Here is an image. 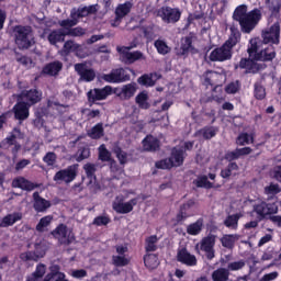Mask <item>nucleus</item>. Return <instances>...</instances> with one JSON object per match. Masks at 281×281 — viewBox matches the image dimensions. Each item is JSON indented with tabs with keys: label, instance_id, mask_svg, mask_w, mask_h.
Masks as SVG:
<instances>
[{
	"label": "nucleus",
	"instance_id": "6",
	"mask_svg": "<svg viewBox=\"0 0 281 281\" xmlns=\"http://www.w3.org/2000/svg\"><path fill=\"white\" fill-rule=\"evenodd\" d=\"M47 249H49V246H47V241L37 240L34 244V250H27L25 252H22L20 255V260H22V262H38L41 258H45Z\"/></svg>",
	"mask_w": 281,
	"mask_h": 281
},
{
	"label": "nucleus",
	"instance_id": "43",
	"mask_svg": "<svg viewBox=\"0 0 281 281\" xmlns=\"http://www.w3.org/2000/svg\"><path fill=\"white\" fill-rule=\"evenodd\" d=\"M193 186L195 188H205V190H212L214 188V183L207 179V176H199L198 179L193 180Z\"/></svg>",
	"mask_w": 281,
	"mask_h": 281
},
{
	"label": "nucleus",
	"instance_id": "19",
	"mask_svg": "<svg viewBox=\"0 0 281 281\" xmlns=\"http://www.w3.org/2000/svg\"><path fill=\"white\" fill-rule=\"evenodd\" d=\"M32 106L29 105L25 101L18 100V102L13 106V113L15 120H19V122H25L27 117H30V109Z\"/></svg>",
	"mask_w": 281,
	"mask_h": 281
},
{
	"label": "nucleus",
	"instance_id": "46",
	"mask_svg": "<svg viewBox=\"0 0 281 281\" xmlns=\"http://www.w3.org/2000/svg\"><path fill=\"white\" fill-rule=\"evenodd\" d=\"M135 102L139 109H150V103H148V93H146V91L139 92L135 98Z\"/></svg>",
	"mask_w": 281,
	"mask_h": 281
},
{
	"label": "nucleus",
	"instance_id": "13",
	"mask_svg": "<svg viewBox=\"0 0 281 281\" xmlns=\"http://www.w3.org/2000/svg\"><path fill=\"white\" fill-rule=\"evenodd\" d=\"M18 100H25L24 102L29 106H34V104H38V102L43 100V92L36 88L23 90L20 94H18Z\"/></svg>",
	"mask_w": 281,
	"mask_h": 281
},
{
	"label": "nucleus",
	"instance_id": "53",
	"mask_svg": "<svg viewBox=\"0 0 281 281\" xmlns=\"http://www.w3.org/2000/svg\"><path fill=\"white\" fill-rule=\"evenodd\" d=\"M83 170L86 171V177L90 179V183L91 181H95V165L88 162L83 166Z\"/></svg>",
	"mask_w": 281,
	"mask_h": 281
},
{
	"label": "nucleus",
	"instance_id": "26",
	"mask_svg": "<svg viewBox=\"0 0 281 281\" xmlns=\"http://www.w3.org/2000/svg\"><path fill=\"white\" fill-rule=\"evenodd\" d=\"M190 53L196 54V48H194V45H192V36H186L182 40L178 55L188 58V56H190Z\"/></svg>",
	"mask_w": 281,
	"mask_h": 281
},
{
	"label": "nucleus",
	"instance_id": "62",
	"mask_svg": "<svg viewBox=\"0 0 281 281\" xmlns=\"http://www.w3.org/2000/svg\"><path fill=\"white\" fill-rule=\"evenodd\" d=\"M56 159H58V157L56 156V153H54V151H48L43 157V161L47 166H55Z\"/></svg>",
	"mask_w": 281,
	"mask_h": 281
},
{
	"label": "nucleus",
	"instance_id": "12",
	"mask_svg": "<svg viewBox=\"0 0 281 281\" xmlns=\"http://www.w3.org/2000/svg\"><path fill=\"white\" fill-rule=\"evenodd\" d=\"M158 16H160L161 21L167 24L179 23L181 21V9L171 8V7H161L158 10Z\"/></svg>",
	"mask_w": 281,
	"mask_h": 281
},
{
	"label": "nucleus",
	"instance_id": "5",
	"mask_svg": "<svg viewBox=\"0 0 281 281\" xmlns=\"http://www.w3.org/2000/svg\"><path fill=\"white\" fill-rule=\"evenodd\" d=\"M13 34L15 45L19 49H30L32 47V26L30 25H15L13 26Z\"/></svg>",
	"mask_w": 281,
	"mask_h": 281
},
{
	"label": "nucleus",
	"instance_id": "2",
	"mask_svg": "<svg viewBox=\"0 0 281 281\" xmlns=\"http://www.w3.org/2000/svg\"><path fill=\"white\" fill-rule=\"evenodd\" d=\"M231 35L225 43L213 49L209 56L211 63H225V60H232L234 53L232 52L238 42L240 41V31L231 29Z\"/></svg>",
	"mask_w": 281,
	"mask_h": 281
},
{
	"label": "nucleus",
	"instance_id": "25",
	"mask_svg": "<svg viewBox=\"0 0 281 281\" xmlns=\"http://www.w3.org/2000/svg\"><path fill=\"white\" fill-rule=\"evenodd\" d=\"M33 199H34L33 207L35 212H38V213L47 212V210L52 207V202H49V200L42 198L38 192L33 193Z\"/></svg>",
	"mask_w": 281,
	"mask_h": 281
},
{
	"label": "nucleus",
	"instance_id": "4",
	"mask_svg": "<svg viewBox=\"0 0 281 281\" xmlns=\"http://www.w3.org/2000/svg\"><path fill=\"white\" fill-rule=\"evenodd\" d=\"M186 161V150L183 148L173 147L171 149V156L156 161L155 167L158 170H172V168H179L183 166Z\"/></svg>",
	"mask_w": 281,
	"mask_h": 281
},
{
	"label": "nucleus",
	"instance_id": "10",
	"mask_svg": "<svg viewBox=\"0 0 281 281\" xmlns=\"http://www.w3.org/2000/svg\"><path fill=\"white\" fill-rule=\"evenodd\" d=\"M235 69H245V74L256 75L259 71L267 69V65L258 64V60L251 57L249 58L243 57L239 60V63L235 65Z\"/></svg>",
	"mask_w": 281,
	"mask_h": 281
},
{
	"label": "nucleus",
	"instance_id": "59",
	"mask_svg": "<svg viewBox=\"0 0 281 281\" xmlns=\"http://www.w3.org/2000/svg\"><path fill=\"white\" fill-rule=\"evenodd\" d=\"M112 262L114 267H126L128 266V262H131V260H128V258L124 256H113Z\"/></svg>",
	"mask_w": 281,
	"mask_h": 281
},
{
	"label": "nucleus",
	"instance_id": "64",
	"mask_svg": "<svg viewBox=\"0 0 281 281\" xmlns=\"http://www.w3.org/2000/svg\"><path fill=\"white\" fill-rule=\"evenodd\" d=\"M224 159L228 161V164H236L235 161L239 159L238 151L236 149L233 151H226L224 155Z\"/></svg>",
	"mask_w": 281,
	"mask_h": 281
},
{
	"label": "nucleus",
	"instance_id": "23",
	"mask_svg": "<svg viewBox=\"0 0 281 281\" xmlns=\"http://www.w3.org/2000/svg\"><path fill=\"white\" fill-rule=\"evenodd\" d=\"M63 71V61L60 60H54L48 64H46L43 69L42 74L44 76H53L56 77Z\"/></svg>",
	"mask_w": 281,
	"mask_h": 281
},
{
	"label": "nucleus",
	"instance_id": "39",
	"mask_svg": "<svg viewBox=\"0 0 281 281\" xmlns=\"http://www.w3.org/2000/svg\"><path fill=\"white\" fill-rule=\"evenodd\" d=\"M52 221H54L53 215H46L42 217L35 226L36 232H38L40 234L47 232V228L49 227V225H52Z\"/></svg>",
	"mask_w": 281,
	"mask_h": 281
},
{
	"label": "nucleus",
	"instance_id": "14",
	"mask_svg": "<svg viewBox=\"0 0 281 281\" xmlns=\"http://www.w3.org/2000/svg\"><path fill=\"white\" fill-rule=\"evenodd\" d=\"M262 38L266 45H280V23L276 22L268 30L262 31Z\"/></svg>",
	"mask_w": 281,
	"mask_h": 281
},
{
	"label": "nucleus",
	"instance_id": "40",
	"mask_svg": "<svg viewBox=\"0 0 281 281\" xmlns=\"http://www.w3.org/2000/svg\"><path fill=\"white\" fill-rule=\"evenodd\" d=\"M91 157V148L89 145L79 146L76 153V161L80 164V161H85V159H89Z\"/></svg>",
	"mask_w": 281,
	"mask_h": 281
},
{
	"label": "nucleus",
	"instance_id": "54",
	"mask_svg": "<svg viewBox=\"0 0 281 281\" xmlns=\"http://www.w3.org/2000/svg\"><path fill=\"white\" fill-rule=\"evenodd\" d=\"M249 142H254V137L249 133H240L236 138L237 146H247Z\"/></svg>",
	"mask_w": 281,
	"mask_h": 281
},
{
	"label": "nucleus",
	"instance_id": "28",
	"mask_svg": "<svg viewBox=\"0 0 281 281\" xmlns=\"http://www.w3.org/2000/svg\"><path fill=\"white\" fill-rule=\"evenodd\" d=\"M67 33L63 29H55L47 35V41L49 45H58V43H65V37Z\"/></svg>",
	"mask_w": 281,
	"mask_h": 281
},
{
	"label": "nucleus",
	"instance_id": "50",
	"mask_svg": "<svg viewBox=\"0 0 281 281\" xmlns=\"http://www.w3.org/2000/svg\"><path fill=\"white\" fill-rule=\"evenodd\" d=\"M140 87H155V80L153 79V74H144L137 79Z\"/></svg>",
	"mask_w": 281,
	"mask_h": 281
},
{
	"label": "nucleus",
	"instance_id": "37",
	"mask_svg": "<svg viewBox=\"0 0 281 281\" xmlns=\"http://www.w3.org/2000/svg\"><path fill=\"white\" fill-rule=\"evenodd\" d=\"M143 260L147 269H157L159 267V256L157 254H146Z\"/></svg>",
	"mask_w": 281,
	"mask_h": 281
},
{
	"label": "nucleus",
	"instance_id": "42",
	"mask_svg": "<svg viewBox=\"0 0 281 281\" xmlns=\"http://www.w3.org/2000/svg\"><path fill=\"white\" fill-rule=\"evenodd\" d=\"M213 281H228L229 280V270L225 268H218L212 273Z\"/></svg>",
	"mask_w": 281,
	"mask_h": 281
},
{
	"label": "nucleus",
	"instance_id": "9",
	"mask_svg": "<svg viewBox=\"0 0 281 281\" xmlns=\"http://www.w3.org/2000/svg\"><path fill=\"white\" fill-rule=\"evenodd\" d=\"M109 95H113V87L105 86L103 88H94L87 92V100L89 106H93L95 102L106 100Z\"/></svg>",
	"mask_w": 281,
	"mask_h": 281
},
{
	"label": "nucleus",
	"instance_id": "29",
	"mask_svg": "<svg viewBox=\"0 0 281 281\" xmlns=\"http://www.w3.org/2000/svg\"><path fill=\"white\" fill-rule=\"evenodd\" d=\"M23 138V133H21V128L14 127L11 135L8 136L4 140L1 142V148H8L9 146H14L16 144V139Z\"/></svg>",
	"mask_w": 281,
	"mask_h": 281
},
{
	"label": "nucleus",
	"instance_id": "15",
	"mask_svg": "<svg viewBox=\"0 0 281 281\" xmlns=\"http://www.w3.org/2000/svg\"><path fill=\"white\" fill-rule=\"evenodd\" d=\"M216 245V235L209 234L206 237L202 238L200 241V249L204 251L207 260H213L215 257L214 247Z\"/></svg>",
	"mask_w": 281,
	"mask_h": 281
},
{
	"label": "nucleus",
	"instance_id": "48",
	"mask_svg": "<svg viewBox=\"0 0 281 281\" xmlns=\"http://www.w3.org/2000/svg\"><path fill=\"white\" fill-rule=\"evenodd\" d=\"M99 161L108 162L113 159V154L106 148V145L102 144L98 148Z\"/></svg>",
	"mask_w": 281,
	"mask_h": 281
},
{
	"label": "nucleus",
	"instance_id": "16",
	"mask_svg": "<svg viewBox=\"0 0 281 281\" xmlns=\"http://www.w3.org/2000/svg\"><path fill=\"white\" fill-rule=\"evenodd\" d=\"M75 71L82 82H93L95 80V70L89 68L87 63L75 64Z\"/></svg>",
	"mask_w": 281,
	"mask_h": 281
},
{
	"label": "nucleus",
	"instance_id": "58",
	"mask_svg": "<svg viewBox=\"0 0 281 281\" xmlns=\"http://www.w3.org/2000/svg\"><path fill=\"white\" fill-rule=\"evenodd\" d=\"M59 273H65V272L60 271V266L55 265L50 267V272L45 276L43 281H54V278H56V276H58Z\"/></svg>",
	"mask_w": 281,
	"mask_h": 281
},
{
	"label": "nucleus",
	"instance_id": "3",
	"mask_svg": "<svg viewBox=\"0 0 281 281\" xmlns=\"http://www.w3.org/2000/svg\"><path fill=\"white\" fill-rule=\"evenodd\" d=\"M247 53L249 58H254V60H260V63H271L277 56L276 46L268 45L266 48L260 50V46L258 45L257 40L249 41Z\"/></svg>",
	"mask_w": 281,
	"mask_h": 281
},
{
	"label": "nucleus",
	"instance_id": "31",
	"mask_svg": "<svg viewBox=\"0 0 281 281\" xmlns=\"http://www.w3.org/2000/svg\"><path fill=\"white\" fill-rule=\"evenodd\" d=\"M12 188H20V190H26V192H32V190L36 188V184L23 177H19L13 179Z\"/></svg>",
	"mask_w": 281,
	"mask_h": 281
},
{
	"label": "nucleus",
	"instance_id": "38",
	"mask_svg": "<svg viewBox=\"0 0 281 281\" xmlns=\"http://www.w3.org/2000/svg\"><path fill=\"white\" fill-rule=\"evenodd\" d=\"M47 271V266L45 263H38L35 268V271L27 277L26 281H38L45 276Z\"/></svg>",
	"mask_w": 281,
	"mask_h": 281
},
{
	"label": "nucleus",
	"instance_id": "55",
	"mask_svg": "<svg viewBox=\"0 0 281 281\" xmlns=\"http://www.w3.org/2000/svg\"><path fill=\"white\" fill-rule=\"evenodd\" d=\"M114 154L116 156V158L119 159V162L121 164V166H124L128 162V154L124 150H122V147H116L114 149Z\"/></svg>",
	"mask_w": 281,
	"mask_h": 281
},
{
	"label": "nucleus",
	"instance_id": "24",
	"mask_svg": "<svg viewBox=\"0 0 281 281\" xmlns=\"http://www.w3.org/2000/svg\"><path fill=\"white\" fill-rule=\"evenodd\" d=\"M143 149L146 153H157V150H159L160 148V142L159 138L153 136V135H147L143 142Z\"/></svg>",
	"mask_w": 281,
	"mask_h": 281
},
{
	"label": "nucleus",
	"instance_id": "20",
	"mask_svg": "<svg viewBox=\"0 0 281 281\" xmlns=\"http://www.w3.org/2000/svg\"><path fill=\"white\" fill-rule=\"evenodd\" d=\"M194 205H196V201L194 199H190L180 205L179 212L176 215V223H183L186 218H190V214L188 212H190Z\"/></svg>",
	"mask_w": 281,
	"mask_h": 281
},
{
	"label": "nucleus",
	"instance_id": "36",
	"mask_svg": "<svg viewBox=\"0 0 281 281\" xmlns=\"http://www.w3.org/2000/svg\"><path fill=\"white\" fill-rule=\"evenodd\" d=\"M203 232V218L200 217L196 220V222L191 223L187 226V234L189 236H199Z\"/></svg>",
	"mask_w": 281,
	"mask_h": 281
},
{
	"label": "nucleus",
	"instance_id": "27",
	"mask_svg": "<svg viewBox=\"0 0 281 281\" xmlns=\"http://www.w3.org/2000/svg\"><path fill=\"white\" fill-rule=\"evenodd\" d=\"M80 52H82V46L74 42V40L66 41L61 48V54H64V56H69V54H76V56H80Z\"/></svg>",
	"mask_w": 281,
	"mask_h": 281
},
{
	"label": "nucleus",
	"instance_id": "61",
	"mask_svg": "<svg viewBox=\"0 0 281 281\" xmlns=\"http://www.w3.org/2000/svg\"><path fill=\"white\" fill-rule=\"evenodd\" d=\"M93 12H95V7H83L81 9H78L77 16L79 19H85V16H89V14H93Z\"/></svg>",
	"mask_w": 281,
	"mask_h": 281
},
{
	"label": "nucleus",
	"instance_id": "52",
	"mask_svg": "<svg viewBox=\"0 0 281 281\" xmlns=\"http://www.w3.org/2000/svg\"><path fill=\"white\" fill-rule=\"evenodd\" d=\"M266 5L271 14H280V0H266Z\"/></svg>",
	"mask_w": 281,
	"mask_h": 281
},
{
	"label": "nucleus",
	"instance_id": "32",
	"mask_svg": "<svg viewBox=\"0 0 281 281\" xmlns=\"http://www.w3.org/2000/svg\"><path fill=\"white\" fill-rule=\"evenodd\" d=\"M217 133H218L217 126L206 125V126L200 128L198 132H195V136L201 135V137H203V139L210 140V139H213V137H216Z\"/></svg>",
	"mask_w": 281,
	"mask_h": 281
},
{
	"label": "nucleus",
	"instance_id": "22",
	"mask_svg": "<svg viewBox=\"0 0 281 281\" xmlns=\"http://www.w3.org/2000/svg\"><path fill=\"white\" fill-rule=\"evenodd\" d=\"M121 54L123 63H125V65H133V63H137V60H146L144 53H142L140 50H121Z\"/></svg>",
	"mask_w": 281,
	"mask_h": 281
},
{
	"label": "nucleus",
	"instance_id": "63",
	"mask_svg": "<svg viewBox=\"0 0 281 281\" xmlns=\"http://www.w3.org/2000/svg\"><path fill=\"white\" fill-rule=\"evenodd\" d=\"M86 31L85 29L77 26L72 27L69 31H66V36H85Z\"/></svg>",
	"mask_w": 281,
	"mask_h": 281
},
{
	"label": "nucleus",
	"instance_id": "21",
	"mask_svg": "<svg viewBox=\"0 0 281 281\" xmlns=\"http://www.w3.org/2000/svg\"><path fill=\"white\" fill-rule=\"evenodd\" d=\"M252 212H256L257 218L262 221L266 216L270 214H276V210H273V205L268 204L267 202H260L254 205Z\"/></svg>",
	"mask_w": 281,
	"mask_h": 281
},
{
	"label": "nucleus",
	"instance_id": "33",
	"mask_svg": "<svg viewBox=\"0 0 281 281\" xmlns=\"http://www.w3.org/2000/svg\"><path fill=\"white\" fill-rule=\"evenodd\" d=\"M23 218V214L14 212L7 214L0 222V227H12L14 223H19Z\"/></svg>",
	"mask_w": 281,
	"mask_h": 281
},
{
	"label": "nucleus",
	"instance_id": "44",
	"mask_svg": "<svg viewBox=\"0 0 281 281\" xmlns=\"http://www.w3.org/2000/svg\"><path fill=\"white\" fill-rule=\"evenodd\" d=\"M254 97L256 100H265L267 98V89L262 82L257 81L254 83Z\"/></svg>",
	"mask_w": 281,
	"mask_h": 281
},
{
	"label": "nucleus",
	"instance_id": "18",
	"mask_svg": "<svg viewBox=\"0 0 281 281\" xmlns=\"http://www.w3.org/2000/svg\"><path fill=\"white\" fill-rule=\"evenodd\" d=\"M134 205H137V198L131 199L128 202H124V199L121 198L112 203V209L116 214H131Z\"/></svg>",
	"mask_w": 281,
	"mask_h": 281
},
{
	"label": "nucleus",
	"instance_id": "41",
	"mask_svg": "<svg viewBox=\"0 0 281 281\" xmlns=\"http://www.w3.org/2000/svg\"><path fill=\"white\" fill-rule=\"evenodd\" d=\"M157 243H159V237L157 235H150L145 239V251L146 254H150L153 251H157Z\"/></svg>",
	"mask_w": 281,
	"mask_h": 281
},
{
	"label": "nucleus",
	"instance_id": "1",
	"mask_svg": "<svg viewBox=\"0 0 281 281\" xmlns=\"http://www.w3.org/2000/svg\"><path fill=\"white\" fill-rule=\"evenodd\" d=\"M260 19H262V12H260L259 9H254L247 12L246 4L238 5L233 13V20L239 23L244 34H251L252 30L256 29V25L260 23Z\"/></svg>",
	"mask_w": 281,
	"mask_h": 281
},
{
	"label": "nucleus",
	"instance_id": "11",
	"mask_svg": "<svg viewBox=\"0 0 281 281\" xmlns=\"http://www.w3.org/2000/svg\"><path fill=\"white\" fill-rule=\"evenodd\" d=\"M50 235L59 240L60 245H71L76 240V235L65 224H59L50 232Z\"/></svg>",
	"mask_w": 281,
	"mask_h": 281
},
{
	"label": "nucleus",
	"instance_id": "49",
	"mask_svg": "<svg viewBox=\"0 0 281 281\" xmlns=\"http://www.w3.org/2000/svg\"><path fill=\"white\" fill-rule=\"evenodd\" d=\"M238 168L237 162H228L226 168L221 170L220 176L222 179H229V177H232V172H234V170H238Z\"/></svg>",
	"mask_w": 281,
	"mask_h": 281
},
{
	"label": "nucleus",
	"instance_id": "30",
	"mask_svg": "<svg viewBox=\"0 0 281 281\" xmlns=\"http://www.w3.org/2000/svg\"><path fill=\"white\" fill-rule=\"evenodd\" d=\"M135 93H137V83L131 82L122 87L119 98H122V100H131Z\"/></svg>",
	"mask_w": 281,
	"mask_h": 281
},
{
	"label": "nucleus",
	"instance_id": "45",
	"mask_svg": "<svg viewBox=\"0 0 281 281\" xmlns=\"http://www.w3.org/2000/svg\"><path fill=\"white\" fill-rule=\"evenodd\" d=\"M236 240H238V235H224L221 238V244L225 249H234Z\"/></svg>",
	"mask_w": 281,
	"mask_h": 281
},
{
	"label": "nucleus",
	"instance_id": "17",
	"mask_svg": "<svg viewBox=\"0 0 281 281\" xmlns=\"http://www.w3.org/2000/svg\"><path fill=\"white\" fill-rule=\"evenodd\" d=\"M176 260L181 265H186V267H196L199 262V260H196V256L190 254L186 247L178 248Z\"/></svg>",
	"mask_w": 281,
	"mask_h": 281
},
{
	"label": "nucleus",
	"instance_id": "47",
	"mask_svg": "<svg viewBox=\"0 0 281 281\" xmlns=\"http://www.w3.org/2000/svg\"><path fill=\"white\" fill-rule=\"evenodd\" d=\"M154 47L161 56H166L167 54H170V52H172V48H170V46H168V44L164 40H156L154 42Z\"/></svg>",
	"mask_w": 281,
	"mask_h": 281
},
{
	"label": "nucleus",
	"instance_id": "57",
	"mask_svg": "<svg viewBox=\"0 0 281 281\" xmlns=\"http://www.w3.org/2000/svg\"><path fill=\"white\" fill-rule=\"evenodd\" d=\"M111 223V217L109 215H99L94 217L92 225H97V227L106 226Z\"/></svg>",
	"mask_w": 281,
	"mask_h": 281
},
{
	"label": "nucleus",
	"instance_id": "51",
	"mask_svg": "<svg viewBox=\"0 0 281 281\" xmlns=\"http://www.w3.org/2000/svg\"><path fill=\"white\" fill-rule=\"evenodd\" d=\"M239 218L240 216H238V214L228 215L224 221L225 227H228L231 229H236L238 227Z\"/></svg>",
	"mask_w": 281,
	"mask_h": 281
},
{
	"label": "nucleus",
	"instance_id": "56",
	"mask_svg": "<svg viewBox=\"0 0 281 281\" xmlns=\"http://www.w3.org/2000/svg\"><path fill=\"white\" fill-rule=\"evenodd\" d=\"M226 93L234 95L240 91V81H232L225 87Z\"/></svg>",
	"mask_w": 281,
	"mask_h": 281
},
{
	"label": "nucleus",
	"instance_id": "7",
	"mask_svg": "<svg viewBox=\"0 0 281 281\" xmlns=\"http://www.w3.org/2000/svg\"><path fill=\"white\" fill-rule=\"evenodd\" d=\"M78 164H75L68 166L66 169H60L53 177V181H56V183H71L76 181L78 177Z\"/></svg>",
	"mask_w": 281,
	"mask_h": 281
},
{
	"label": "nucleus",
	"instance_id": "60",
	"mask_svg": "<svg viewBox=\"0 0 281 281\" xmlns=\"http://www.w3.org/2000/svg\"><path fill=\"white\" fill-rule=\"evenodd\" d=\"M59 25L63 27L64 32H69L72 27H75V25H78V21L66 19L59 21Z\"/></svg>",
	"mask_w": 281,
	"mask_h": 281
},
{
	"label": "nucleus",
	"instance_id": "35",
	"mask_svg": "<svg viewBox=\"0 0 281 281\" xmlns=\"http://www.w3.org/2000/svg\"><path fill=\"white\" fill-rule=\"evenodd\" d=\"M87 135L90 139H102L104 136V125L102 123H97L87 132Z\"/></svg>",
	"mask_w": 281,
	"mask_h": 281
},
{
	"label": "nucleus",
	"instance_id": "34",
	"mask_svg": "<svg viewBox=\"0 0 281 281\" xmlns=\"http://www.w3.org/2000/svg\"><path fill=\"white\" fill-rule=\"evenodd\" d=\"M132 10L133 1H125L124 3L117 4L114 14H117L119 16H121V19H124V16H127V14H131Z\"/></svg>",
	"mask_w": 281,
	"mask_h": 281
},
{
	"label": "nucleus",
	"instance_id": "8",
	"mask_svg": "<svg viewBox=\"0 0 281 281\" xmlns=\"http://www.w3.org/2000/svg\"><path fill=\"white\" fill-rule=\"evenodd\" d=\"M101 79L110 85H120L122 82H128L131 75L124 68H114L109 74L102 75Z\"/></svg>",
	"mask_w": 281,
	"mask_h": 281
}]
</instances>
